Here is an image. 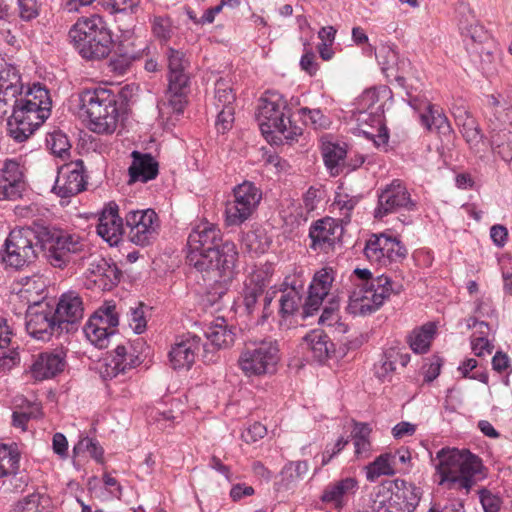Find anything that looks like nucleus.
Listing matches in <instances>:
<instances>
[{
  "mask_svg": "<svg viewBox=\"0 0 512 512\" xmlns=\"http://www.w3.org/2000/svg\"><path fill=\"white\" fill-rule=\"evenodd\" d=\"M189 266L213 282L231 281L236 274L238 251L234 242H222L221 230L212 223L195 226L187 239Z\"/></svg>",
  "mask_w": 512,
  "mask_h": 512,
  "instance_id": "f257e3e1",
  "label": "nucleus"
},
{
  "mask_svg": "<svg viewBox=\"0 0 512 512\" xmlns=\"http://www.w3.org/2000/svg\"><path fill=\"white\" fill-rule=\"evenodd\" d=\"M431 462L440 475V484L448 489H464L469 493L476 483L486 477L479 456L468 449L444 447L431 457Z\"/></svg>",
  "mask_w": 512,
  "mask_h": 512,
  "instance_id": "f03ea898",
  "label": "nucleus"
},
{
  "mask_svg": "<svg viewBox=\"0 0 512 512\" xmlns=\"http://www.w3.org/2000/svg\"><path fill=\"white\" fill-rule=\"evenodd\" d=\"M7 133L18 143L29 139L50 116L51 100L49 91L40 84H34L20 101L10 108Z\"/></svg>",
  "mask_w": 512,
  "mask_h": 512,
  "instance_id": "7ed1b4c3",
  "label": "nucleus"
},
{
  "mask_svg": "<svg viewBox=\"0 0 512 512\" xmlns=\"http://www.w3.org/2000/svg\"><path fill=\"white\" fill-rule=\"evenodd\" d=\"M69 38L85 60H102L112 52V32L97 14L79 18L69 30Z\"/></svg>",
  "mask_w": 512,
  "mask_h": 512,
  "instance_id": "20e7f679",
  "label": "nucleus"
},
{
  "mask_svg": "<svg viewBox=\"0 0 512 512\" xmlns=\"http://www.w3.org/2000/svg\"><path fill=\"white\" fill-rule=\"evenodd\" d=\"M256 116L260 130L266 137L279 133L292 142L302 135V128L293 123L287 101L279 92L267 91L261 97Z\"/></svg>",
  "mask_w": 512,
  "mask_h": 512,
  "instance_id": "39448f33",
  "label": "nucleus"
},
{
  "mask_svg": "<svg viewBox=\"0 0 512 512\" xmlns=\"http://www.w3.org/2000/svg\"><path fill=\"white\" fill-rule=\"evenodd\" d=\"M80 110L97 133H113L117 127L118 109L116 96L107 89H86L79 94Z\"/></svg>",
  "mask_w": 512,
  "mask_h": 512,
  "instance_id": "423d86ee",
  "label": "nucleus"
},
{
  "mask_svg": "<svg viewBox=\"0 0 512 512\" xmlns=\"http://www.w3.org/2000/svg\"><path fill=\"white\" fill-rule=\"evenodd\" d=\"M420 498V488L415 484L395 479L389 486L380 485L374 489L368 507L371 512H413Z\"/></svg>",
  "mask_w": 512,
  "mask_h": 512,
  "instance_id": "0eeeda50",
  "label": "nucleus"
},
{
  "mask_svg": "<svg viewBox=\"0 0 512 512\" xmlns=\"http://www.w3.org/2000/svg\"><path fill=\"white\" fill-rule=\"evenodd\" d=\"M168 86L160 102L161 110H169L177 115L182 114L187 104L190 91L189 76L185 72L189 62L186 54L174 48H168Z\"/></svg>",
  "mask_w": 512,
  "mask_h": 512,
  "instance_id": "6e6552de",
  "label": "nucleus"
},
{
  "mask_svg": "<svg viewBox=\"0 0 512 512\" xmlns=\"http://www.w3.org/2000/svg\"><path fill=\"white\" fill-rule=\"evenodd\" d=\"M280 359L278 341L267 337L246 343L239 355L238 366L247 377H261L275 373Z\"/></svg>",
  "mask_w": 512,
  "mask_h": 512,
  "instance_id": "1a4fd4ad",
  "label": "nucleus"
},
{
  "mask_svg": "<svg viewBox=\"0 0 512 512\" xmlns=\"http://www.w3.org/2000/svg\"><path fill=\"white\" fill-rule=\"evenodd\" d=\"M39 237L42 256L58 268L66 266L85 247L80 236L46 226H39Z\"/></svg>",
  "mask_w": 512,
  "mask_h": 512,
  "instance_id": "9d476101",
  "label": "nucleus"
},
{
  "mask_svg": "<svg viewBox=\"0 0 512 512\" xmlns=\"http://www.w3.org/2000/svg\"><path fill=\"white\" fill-rule=\"evenodd\" d=\"M40 251L39 226L12 230L4 244L2 261L15 269H21L35 261Z\"/></svg>",
  "mask_w": 512,
  "mask_h": 512,
  "instance_id": "9b49d317",
  "label": "nucleus"
},
{
  "mask_svg": "<svg viewBox=\"0 0 512 512\" xmlns=\"http://www.w3.org/2000/svg\"><path fill=\"white\" fill-rule=\"evenodd\" d=\"M233 195L234 200L226 204L225 221L228 226H239L256 212L262 192L253 182L244 181L233 189Z\"/></svg>",
  "mask_w": 512,
  "mask_h": 512,
  "instance_id": "f8f14e48",
  "label": "nucleus"
},
{
  "mask_svg": "<svg viewBox=\"0 0 512 512\" xmlns=\"http://www.w3.org/2000/svg\"><path fill=\"white\" fill-rule=\"evenodd\" d=\"M369 283L370 286L361 296L354 292L351 297L350 308H358L361 315L374 313L392 293L399 294L403 289L401 284H393L390 277L385 274L375 277Z\"/></svg>",
  "mask_w": 512,
  "mask_h": 512,
  "instance_id": "ddd939ff",
  "label": "nucleus"
},
{
  "mask_svg": "<svg viewBox=\"0 0 512 512\" xmlns=\"http://www.w3.org/2000/svg\"><path fill=\"white\" fill-rule=\"evenodd\" d=\"M26 330L35 339L49 341L53 336L63 334L55 318L53 306L48 302L38 301L29 305L26 311Z\"/></svg>",
  "mask_w": 512,
  "mask_h": 512,
  "instance_id": "4468645a",
  "label": "nucleus"
},
{
  "mask_svg": "<svg viewBox=\"0 0 512 512\" xmlns=\"http://www.w3.org/2000/svg\"><path fill=\"white\" fill-rule=\"evenodd\" d=\"M159 217L151 209L131 210L125 216L126 235L138 246H148L158 235Z\"/></svg>",
  "mask_w": 512,
  "mask_h": 512,
  "instance_id": "2eb2a0df",
  "label": "nucleus"
},
{
  "mask_svg": "<svg viewBox=\"0 0 512 512\" xmlns=\"http://www.w3.org/2000/svg\"><path fill=\"white\" fill-rule=\"evenodd\" d=\"M416 209L417 202L411 198L404 182L400 179H394L380 190L374 217L383 219L385 216L401 210L410 212Z\"/></svg>",
  "mask_w": 512,
  "mask_h": 512,
  "instance_id": "dca6fc26",
  "label": "nucleus"
},
{
  "mask_svg": "<svg viewBox=\"0 0 512 512\" xmlns=\"http://www.w3.org/2000/svg\"><path fill=\"white\" fill-rule=\"evenodd\" d=\"M119 317L114 304L100 307L84 326L87 339L99 349L107 348L109 339L117 331Z\"/></svg>",
  "mask_w": 512,
  "mask_h": 512,
  "instance_id": "f3484780",
  "label": "nucleus"
},
{
  "mask_svg": "<svg viewBox=\"0 0 512 512\" xmlns=\"http://www.w3.org/2000/svg\"><path fill=\"white\" fill-rule=\"evenodd\" d=\"M364 254L370 262L386 266L402 262L407 257L408 250L397 237L380 233L373 234L366 242Z\"/></svg>",
  "mask_w": 512,
  "mask_h": 512,
  "instance_id": "a211bd4d",
  "label": "nucleus"
},
{
  "mask_svg": "<svg viewBox=\"0 0 512 512\" xmlns=\"http://www.w3.org/2000/svg\"><path fill=\"white\" fill-rule=\"evenodd\" d=\"M85 167L82 159H77L58 170L52 192L61 200H69L86 189L87 180L84 175ZM64 204V201H61Z\"/></svg>",
  "mask_w": 512,
  "mask_h": 512,
  "instance_id": "6ab92c4d",
  "label": "nucleus"
},
{
  "mask_svg": "<svg viewBox=\"0 0 512 512\" xmlns=\"http://www.w3.org/2000/svg\"><path fill=\"white\" fill-rule=\"evenodd\" d=\"M23 84L19 70L3 60L0 63V119L4 118L22 97Z\"/></svg>",
  "mask_w": 512,
  "mask_h": 512,
  "instance_id": "aec40b11",
  "label": "nucleus"
},
{
  "mask_svg": "<svg viewBox=\"0 0 512 512\" xmlns=\"http://www.w3.org/2000/svg\"><path fill=\"white\" fill-rule=\"evenodd\" d=\"M53 312L62 332L72 333L78 329V325L83 318L82 298L74 291L63 293L56 306L53 307Z\"/></svg>",
  "mask_w": 512,
  "mask_h": 512,
  "instance_id": "412c9836",
  "label": "nucleus"
},
{
  "mask_svg": "<svg viewBox=\"0 0 512 512\" xmlns=\"http://www.w3.org/2000/svg\"><path fill=\"white\" fill-rule=\"evenodd\" d=\"M201 349L207 352L208 344L202 343L198 335L188 332L178 336L169 352L172 367L175 370L191 368Z\"/></svg>",
  "mask_w": 512,
  "mask_h": 512,
  "instance_id": "4be33fe9",
  "label": "nucleus"
},
{
  "mask_svg": "<svg viewBox=\"0 0 512 512\" xmlns=\"http://www.w3.org/2000/svg\"><path fill=\"white\" fill-rule=\"evenodd\" d=\"M342 233V227L335 219L325 217L315 221L309 229L310 248L314 251L328 253Z\"/></svg>",
  "mask_w": 512,
  "mask_h": 512,
  "instance_id": "5701e85b",
  "label": "nucleus"
},
{
  "mask_svg": "<svg viewBox=\"0 0 512 512\" xmlns=\"http://www.w3.org/2000/svg\"><path fill=\"white\" fill-rule=\"evenodd\" d=\"M25 188L24 173L15 159H6L0 169V200H16Z\"/></svg>",
  "mask_w": 512,
  "mask_h": 512,
  "instance_id": "b1692460",
  "label": "nucleus"
},
{
  "mask_svg": "<svg viewBox=\"0 0 512 512\" xmlns=\"http://www.w3.org/2000/svg\"><path fill=\"white\" fill-rule=\"evenodd\" d=\"M485 117L489 132L512 129L511 105L501 94L486 96Z\"/></svg>",
  "mask_w": 512,
  "mask_h": 512,
  "instance_id": "393cba45",
  "label": "nucleus"
},
{
  "mask_svg": "<svg viewBox=\"0 0 512 512\" xmlns=\"http://www.w3.org/2000/svg\"><path fill=\"white\" fill-rule=\"evenodd\" d=\"M66 366V354L60 350L45 351L38 354L29 368L36 381L50 379L61 373Z\"/></svg>",
  "mask_w": 512,
  "mask_h": 512,
  "instance_id": "a878e982",
  "label": "nucleus"
},
{
  "mask_svg": "<svg viewBox=\"0 0 512 512\" xmlns=\"http://www.w3.org/2000/svg\"><path fill=\"white\" fill-rule=\"evenodd\" d=\"M118 212V205L110 202L102 210L97 225V234L111 246L117 245L122 236L126 234L125 224Z\"/></svg>",
  "mask_w": 512,
  "mask_h": 512,
  "instance_id": "bb28decb",
  "label": "nucleus"
},
{
  "mask_svg": "<svg viewBox=\"0 0 512 512\" xmlns=\"http://www.w3.org/2000/svg\"><path fill=\"white\" fill-rule=\"evenodd\" d=\"M88 272L94 277V282L107 291L117 286L122 277V271L116 263L103 257L94 258L89 263Z\"/></svg>",
  "mask_w": 512,
  "mask_h": 512,
  "instance_id": "cd10ccee",
  "label": "nucleus"
},
{
  "mask_svg": "<svg viewBox=\"0 0 512 512\" xmlns=\"http://www.w3.org/2000/svg\"><path fill=\"white\" fill-rule=\"evenodd\" d=\"M132 163L128 168L129 183H147L155 179L159 173V163L150 153L132 151Z\"/></svg>",
  "mask_w": 512,
  "mask_h": 512,
  "instance_id": "c85d7f7f",
  "label": "nucleus"
},
{
  "mask_svg": "<svg viewBox=\"0 0 512 512\" xmlns=\"http://www.w3.org/2000/svg\"><path fill=\"white\" fill-rule=\"evenodd\" d=\"M141 363L139 356L129 353L124 345H117L114 355L107 359L101 370L104 379H113L119 374H125L128 370L135 368Z\"/></svg>",
  "mask_w": 512,
  "mask_h": 512,
  "instance_id": "c756f323",
  "label": "nucleus"
},
{
  "mask_svg": "<svg viewBox=\"0 0 512 512\" xmlns=\"http://www.w3.org/2000/svg\"><path fill=\"white\" fill-rule=\"evenodd\" d=\"M420 121L429 132H436L440 137L450 139L453 135L447 116L437 105L426 103L424 112L420 113Z\"/></svg>",
  "mask_w": 512,
  "mask_h": 512,
  "instance_id": "7c9ffc66",
  "label": "nucleus"
},
{
  "mask_svg": "<svg viewBox=\"0 0 512 512\" xmlns=\"http://www.w3.org/2000/svg\"><path fill=\"white\" fill-rule=\"evenodd\" d=\"M303 344L319 362L327 360L335 352L334 343L322 330H313L306 334L303 338Z\"/></svg>",
  "mask_w": 512,
  "mask_h": 512,
  "instance_id": "2f4dec72",
  "label": "nucleus"
},
{
  "mask_svg": "<svg viewBox=\"0 0 512 512\" xmlns=\"http://www.w3.org/2000/svg\"><path fill=\"white\" fill-rule=\"evenodd\" d=\"M204 335L210 345L217 349L229 347L236 337L235 328L229 327L223 318H218L210 324L204 330Z\"/></svg>",
  "mask_w": 512,
  "mask_h": 512,
  "instance_id": "473e14b6",
  "label": "nucleus"
},
{
  "mask_svg": "<svg viewBox=\"0 0 512 512\" xmlns=\"http://www.w3.org/2000/svg\"><path fill=\"white\" fill-rule=\"evenodd\" d=\"M347 145L345 143L326 142L322 145L325 166L332 176L339 175L346 166Z\"/></svg>",
  "mask_w": 512,
  "mask_h": 512,
  "instance_id": "72a5a7b5",
  "label": "nucleus"
},
{
  "mask_svg": "<svg viewBox=\"0 0 512 512\" xmlns=\"http://www.w3.org/2000/svg\"><path fill=\"white\" fill-rule=\"evenodd\" d=\"M357 488V480L353 477H346L328 485L321 495V500L325 503L339 504L345 495L355 493Z\"/></svg>",
  "mask_w": 512,
  "mask_h": 512,
  "instance_id": "f704fd0d",
  "label": "nucleus"
},
{
  "mask_svg": "<svg viewBox=\"0 0 512 512\" xmlns=\"http://www.w3.org/2000/svg\"><path fill=\"white\" fill-rule=\"evenodd\" d=\"M309 469L306 461L289 462L280 473L279 489L291 490L304 478Z\"/></svg>",
  "mask_w": 512,
  "mask_h": 512,
  "instance_id": "c9c22d12",
  "label": "nucleus"
},
{
  "mask_svg": "<svg viewBox=\"0 0 512 512\" xmlns=\"http://www.w3.org/2000/svg\"><path fill=\"white\" fill-rule=\"evenodd\" d=\"M490 147L506 162L512 160V129L489 132Z\"/></svg>",
  "mask_w": 512,
  "mask_h": 512,
  "instance_id": "e433bc0d",
  "label": "nucleus"
},
{
  "mask_svg": "<svg viewBox=\"0 0 512 512\" xmlns=\"http://www.w3.org/2000/svg\"><path fill=\"white\" fill-rule=\"evenodd\" d=\"M242 243L248 252L263 254L269 249L272 240L264 229L256 228L243 234Z\"/></svg>",
  "mask_w": 512,
  "mask_h": 512,
  "instance_id": "4c0bfd02",
  "label": "nucleus"
},
{
  "mask_svg": "<svg viewBox=\"0 0 512 512\" xmlns=\"http://www.w3.org/2000/svg\"><path fill=\"white\" fill-rule=\"evenodd\" d=\"M435 333L436 327L433 323H427L419 329H415L409 336L410 348L418 354L427 352Z\"/></svg>",
  "mask_w": 512,
  "mask_h": 512,
  "instance_id": "58836bf2",
  "label": "nucleus"
},
{
  "mask_svg": "<svg viewBox=\"0 0 512 512\" xmlns=\"http://www.w3.org/2000/svg\"><path fill=\"white\" fill-rule=\"evenodd\" d=\"M366 478L370 482L376 481L380 476H391L395 473L391 464V453L378 456L365 467Z\"/></svg>",
  "mask_w": 512,
  "mask_h": 512,
  "instance_id": "ea45409f",
  "label": "nucleus"
},
{
  "mask_svg": "<svg viewBox=\"0 0 512 512\" xmlns=\"http://www.w3.org/2000/svg\"><path fill=\"white\" fill-rule=\"evenodd\" d=\"M46 145L53 155L62 159L69 155L71 148L66 134L59 130L47 135Z\"/></svg>",
  "mask_w": 512,
  "mask_h": 512,
  "instance_id": "a19ab883",
  "label": "nucleus"
},
{
  "mask_svg": "<svg viewBox=\"0 0 512 512\" xmlns=\"http://www.w3.org/2000/svg\"><path fill=\"white\" fill-rule=\"evenodd\" d=\"M302 303V296L294 288L282 293L279 299V313L283 318L294 315Z\"/></svg>",
  "mask_w": 512,
  "mask_h": 512,
  "instance_id": "79ce46f5",
  "label": "nucleus"
},
{
  "mask_svg": "<svg viewBox=\"0 0 512 512\" xmlns=\"http://www.w3.org/2000/svg\"><path fill=\"white\" fill-rule=\"evenodd\" d=\"M45 497L39 492H33L14 504L10 512H44Z\"/></svg>",
  "mask_w": 512,
  "mask_h": 512,
  "instance_id": "37998d69",
  "label": "nucleus"
},
{
  "mask_svg": "<svg viewBox=\"0 0 512 512\" xmlns=\"http://www.w3.org/2000/svg\"><path fill=\"white\" fill-rule=\"evenodd\" d=\"M333 273V269L327 267L316 272L309 285V289L327 296L334 281Z\"/></svg>",
  "mask_w": 512,
  "mask_h": 512,
  "instance_id": "c03bdc74",
  "label": "nucleus"
},
{
  "mask_svg": "<svg viewBox=\"0 0 512 512\" xmlns=\"http://www.w3.org/2000/svg\"><path fill=\"white\" fill-rule=\"evenodd\" d=\"M378 94L375 89H368L358 98L357 110L359 112L358 121H367L373 113L374 105L378 102Z\"/></svg>",
  "mask_w": 512,
  "mask_h": 512,
  "instance_id": "a18cd8bd",
  "label": "nucleus"
},
{
  "mask_svg": "<svg viewBox=\"0 0 512 512\" xmlns=\"http://www.w3.org/2000/svg\"><path fill=\"white\" fill-rule=\"evenodd\" d=\"M337 311L338 303L331 301L328 306L323 308L322 314L319 317V323L327 326H335V331L344 334L348 331V326L339 321Z\"/></svg>",
  "mask_w": 512,
  "mask_h": 512,
  "instance_id": "49530a36",
  "label": "nucleus"
},
{
  "mask_svg": "<svg viewBox=\"0 0 512 512\" xmlns=\"http://www.w3.org/2000/svg\"><path fill=\"white\" fill-rule=\"evenodd\" d=\"M236 96L228 83L220 79L215 84V105L217 108L233 107Z\"/></svg>",
  "mask_w": 512,
  "mask_h": 512,
  "instance_id": "de8ad7c7",
  "label": "nucleus"
},
{
  "mask_svg": "<svg viewBox=\"0 0 512 512\" xmlns=\"http://www.w3.org/2000/svg\"><path fill=\"white\" fill-rule=\"evenodd\" d=\"M398 360V352L395 349L385 351L380 360V365L376 366V376L382 381L389 380L391 373L395 370V364Z\"/></svg>",
  "mask_w": 512,
  "mask_h": 512,
  "instance_id": "09e8293b",
  "label": "nucleus"
},
{
  "mask_svg": "<svg viewBox=\"0 0 512 512\" xmlns=\"http://www.w3.org/2000/svg\"><path fill=\"white\" fill-rule=\"evenodd\" d=\"M462 34L465 37V41L469 39L473 45H483L490 39L489 32L479 23H472L463 27Z\"/></svg>",
  "mask_w": 512,
  "mask_h": 512,
  "instance_id": "8fccbe9b",
  "label": "nucleus"
},
{
  "mask_svg": "<svg viewBox=\"0 0 512 512\" xmlns=\"http://www.w3.org/2000/svg\"><path fill=\"white\" fill-rule=\"evenodd\" d=\"M376 59L384 73L393 71L398 62V53L390 46H382L376 53Z\"/></svg>",
  "mask_w": 512,
  "mask_h": 512,
  "instance_id": "3c124183",
  "label": "nucleus"
},
{
  "mask_svg": "<svg viewBox=\"0 0 512 512\" xmlns=\"http://www.w3.org/2000/svg\"><path fill=\"white\" fill-rule=\"evenodd\" d=\"M264 289L258 284L245 286L243 290V305L248 314H253L256 309L258 299L263 296Z\"/></svg>",
  "mask_w": 512,
  "mask_h": 512,
  "instance_id": "603ef678",
  "label": "nucleus"
},
{
  "mask_svg": "<svg viewBox=\"0 0 512 512\" xmlns=\"http://www.w3.org/2000/svg\"><path fill=\"white\" fill-rule=\"evenodd\" d=\"M75 454L87 451L92 458L100 461L103 457V448L99 445L98 441L90 438H82L73 448Z\"/></svg>",
  "mask_w": 512,
  "mask_h": 512,
  "instance_id": "864d4df0",
  "label": "nucleus"
},
{
  "mask_svg": "<svg viewBox=\"0 0 512 512\" xmlns=\"http://www.w3.org/2000/svg\"><path fill=\"white\" fill-rule=\"evenodd\" d=\"M462 135L474 153L484 152L488 147V142L486 141L480 126L473 130L465 131Z\"/></svg>",
  "mask_w": 512,
  "mask_h": 512,
  "instance_id": "5fc2aeb1",
  "label": "nucleus"
},
{
  "mask_svg": "<svg viewBox=\"0 0 512 512\" xmlns=\"http://www.w3.org/2000/svg\"><path fill=\"white\" fill-rule=\"evenodd\" d=\"M143 308L144 304L140 302L136 307L130 308V313L128 315L129 326L136 334H141L146 329L147 322Z\"/></svg>",
  "mask_w": 512,
  "mask_h": 512,
  "instance_id": "6e6d98bb",
  "label": "nucleus"
},
{
  "mask_svg": "<svg viewBox=\"0 0 512 512\" xmlns=\"http://www.w3.org/2000/svg\"><path fill=\"white\" fill-rule=\"evenodd\" d=\"M326 296L308 289V295L302 306V318L313 316L321 307Z\"/></svg>",
  "mask_w": 512,
  "mask_h": 512,
  "instance_id": "4d7b16f0",
  "label": "nucleus"
},
{
  "mask_svg": "<svg viewBox=\"0 0 512 512\" xmlns=\"http://www.w3.org/2000/svg\"><path fill=\"white\" fill-rule=\"evenodd\" d=\"M152 32L161 41H168L172 35L171 20L168 17L157 16L152 21Z\"/></svg>",
  "mask_w": 512,
  "mask_h": 512,
  "instance_id": "13d9d810",
  "label": "nucleus"
},
{
  "mask_svg": "<svg viewBox=\"0 0 512 512\" xmlns=\"http://www.w3.org/2000/svg\"><path fill=\"white\" fill-rule=\"evenodd\" d=\"M299 114L305 123L309 121L315 129L326 128L328 125V119L319 109H309L305 107L299 110Z\"/></svg>",
  "mask_w": 512,
  "mask_h": 512,
  "instance_id": "bf43d9fd",
  "label": "nucleus"
},
{
  "mask_svg": "<svg viewBox=\"0 0 512 512\" xmlns=\"http://www.w3.org/2000/svg\"><path fill=\"white\" fill-rule=\"evenodd\" d=\"M479 498L484 512H498L502 505V499L488 489L479 491Z\"/></svg>",
  "mask_w": 512,
  "mask_h": 512,
  "instance_id": "052dcab7",
  "label": "nucleus"
},
{
  "mask_svg": "<svg viewBox=\"0 0 512 512\" xmlns=\"http://www.w3.org/2000/svg\"><path fill=\"white\" fill-rule=\"evenodd\" d=\"M215 127L218 133L224 134L231 129L234 122V107L219 108Z\"/></svg>",
  "mask_w": 512,
  "mask_h": 512,
  "instance_id": "680f3d73",
  "label": "nucleus"
},
{
  "mask_svg": "<svg viewBox=\"0 0 512 512\" xmlns=\"http://www.w3.org/2000/svg\"><path fill=\"white\" fill-rule=\"evenodd\" d=\"M112 50H114L115 56L124 57V53H129L134 59H140L143 51V49H136L134 42L130 39L119 40L117 42L113 40Z\"/></svg>",
  "mask_w": 512,
  "mask_h": 512,
  "instance_id": "e2e57ef3",
  "label": "nucleus"
},
{
  "mask_svg": "<svg viewBox=\"0 0 512 512\" xmlns=\"http://www.w3.org/2000/svg\"><path fill=\"white\" fill-rule=\"evenodd\" d=\"M19 16L24 21H30L39 15V0H17Z\"/></svg>",
  "mask_w": 512,
  "mask_h": 512,
  "instance_id": "0e129e2a",
  "label": "nucleus"
},
{
  "mask_svg": "<svg viewBox=\"0 0 512 512\" xmlns=\"http://www.w3.org/2000/svg\"><path fill=\"white\" fill-rule=\"evenodd\" d=\"M266 434L267 428L260 422H254L242 432L241 438L244 442L251 444L264 438Z\"/></svg>",
  "mask_w": 512,
  "mask_h": 512,
  "instance_id": "69168bd1",
  "label": "nucleus"
},
{
  "mask_svg": "<svg viewBox=\"0 0 512 512\" xmlns=\"http://www.w3.org/2000/svg\"><path fill=\"white\" fill-rule=\"evenodd\" d=\"M135 60L129 53H124V57L114 55L109 61V67L117 75H124Z\"/></svg>",
  "mask_w": 512,
  "mask_h": 512,
  "instance_id": "338daca9",
  "label": "nucleus"
},
{
  "mask_svg": "<svg viewBox=\"0 0 512 512\" xmlns=\"http://www.w3.org/2000/svg\"><path fill=\"white\" fill-rule=\"evenodd\" d=\"M492 368L498 373H511L512 365L508 354L503 351H497L492 358Z\"/></svg>",
  "mask_w": 512,
  "mask_h": 512,
  "instance_id": "774afa93",
  "label": "nucleus"
}]
</instances>
